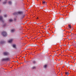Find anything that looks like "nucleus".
<instances>
[{
	"instance_id": "1",
	"label": "nucleus",
	"mask_w": 76,
	"mask_h": 76,
	"mask_svg": "<svg viewBox=\"0 0 76 76\" xmlns=\"http://www.w3.org/2000/svg\"><path fill=\"white\" fill-rule=\"evenodd\" d=\"M23 13V12L22 11H18V12H15L13 13V15H21V14Z\"/></svg>"
},
{
	"instance_id": "2",
	"label": "nucleus",
	"mask_w": 76,
	"mask_h": 76,
	"mask_svg": "<svg viewBox=\"0 0 76 76\" xmlns=\"http://www.w3.org/2000/svg\"><path fill=\"white\" fill-rule=\"evenodd\" d=\"M1 35L2 36V37H7V33L5 31H4L1 33Z\"/></svg>"
},
{
	"instance_id": "3",
	"label": "nucleus",
	"mask_w": 76,
	"mask_h": 76,
	"mask_svg": "<svg viewBox=\"0 0 76 76\" xmlns=\"http://www.w3.org/2000/svg\"><path fill=\"white\" fill-rule=\"evenodd\" d=\"M2 61H10V59L9 58H4L2 60Z\"/></svg>"
},
{
	"instance_id": "4",
	"label": "nucleus",
	"mask_w": 76,
	"mask_h": 76,
	"mask_svg": "<svg viewBox=\"0 0 76 76\" xmlns=\"http://www.w3.org/2000/svg\"><path fill=\"white\" fill-rule=\"evenodd\" d=\"M23 13L22 14H21V16L20 18L21 19H23V18H24L25 17V15L23 14Z\"/></svg>"
},
{
	"instance_id": "5",
	"label": "nucleus",
	"mask_w": 76,
	"mask_h": 76,
	"mask_svg": "<svg viewBox=\"0 0 76 76\" xmlns=\"http://www.w3.org/2000/svg\"><path fill=\"white\" fill-rule=\"evenodd\" d=\"M6 42L5 41H1L0 42V44H6Z\"/></svg>"
},
{
	"instance_id": "6",
	"label": "nucleus",
	"mask_w": 76,
	"mask_h": 76,
	"mask_svg": "<svg viewBox=\"0 0 76 76\" xmlns=\"http://www.w3.org/2000/svg\"><path fill=\"white\" fill-rule=\"evenodd\" d=\"M12 47L14 48H16V45L15 44L13 45Z\"/></svg>"
},
{
	"instance_id": "7",
	"label": "nucleus",
	"mask_w": 76,
	"mask_h": 76,
	"mask_svg": "<svg viewBox=\"0 0 76 76\" xmlns=\"http://www.w3.org/2000/svg\"><path fill=\"white\" fill-rule=\"evenodd\" d=\"M8 4H10V5H12V1H10L8 2Z\"/></svg>"
},
{
	"instance_id": "8",
	"label": "nucleus",
	"mask_w": 76,
	"mask_h": 76,
	"mask_svg": "<svg viewBox=\"0 0 76 76\" xmlns=\"http://www.w3.org/2000/svg\"><path fill=\"white\" fill-rule=\"evenodd\" d=\"M4 56H7V55H8V54L6 52H4Z\"/></svg>"
},
{
	"instance_id": "9",
	"label": "nucleus",
	"mask_w": 76,
	"mask_h": 76,
	"mask_svg": "<svg viewBox=\"0 0 76 76\" xmlns=\"http://www.w3.org/2000/svg\"><path fill=\"white\" fill-rule=\"evenodd\" d=\"M12 41H13V40L12 39H11L9 40L8 42H9V43H11V42H12Z\"/></svg>"
},
{
	"instance_id": "10",
	"label": "nucleus",
	"mask_w": 76,
	"mask_h": 76,
	"mask_svg": "<svg viewBox=\"0 0 76 76\" xmlns=\"http://www.w3.org/2000/svg\"><path fill=\"white\" fill-rule=\"evenodd\" d=\"M47 65H45L44 66V68L45 69H47Z\"/></svg>"
},
{
	"instance_id": "11",
	"label": "nucleus",
	"mask_w": 76,
	"mask_h": 76,
	"mask_svg": "<svg viewBox=\"0 0 76 76\" xmlns=\"http://www.w3.org/2000/svg\"><path fill=\"white\" fill-rule=\"evenodd\" d=\"M13 21V20L12 19H10L9 20V21L10 22H12Z\"/></svg>"
},
{
	"instance_id": "12",
	"label": "nucleus",
	"mask_w": 76,
	"mask_h": 76,
	"mask_svg": "<svg viewBox=\"0 0 76 76\" xmlns=\"http://www.w3.org/2000/svg\"><path fill=\"white\" fill-rule=\"evenodd\" d=\"M65 75H69V72H66L65 73Z\"/></svg>"
},
{
	"instance_id": "13",
	"label": "nucleus",
	"mask_w": 76,
	"mask_h": 76,
	"mask_svg": "<svg viewBox=\"0 0 76 76\" xmlns=\"http://www.w3.org/2000/svg\"><path fill=\"white\" fill-rule=\"evenodd\" d=\"M15 29H13L11 30V32H15Z\"/></svg>"
},
{
	"instance_id": "14",
	"label": "nucleus",
	"mask_w": 76,
	"mask_h": 76,
	"mask_svg": "<svg viewBox=\"0 0 76 76\" xmlns=\"http://www.w3.org/2000/svg\"><path fill=\"white\" fill-rule=\"evenodd\" d=\"M3 4H6L7 3V1H4L3 2Z\"/></svg>"
},
{
	"instance_id": "15",
	"label": "nucleus",
	"mask_w": 76,
	"mask_h": 76,
	"mask_svg": "<svg viewBox=\"0 0 76 76\" xmlns=\"http://www.w3.org/2000/svg\"><path fill=\"white\" fill-rule=\"evenodd\" d=\"M32 69H36V67L35 66H34L33 67H32Z\"/></svg>"
},
{
	"instance_id": "16",
	"label": "nucleus",
	"mask_w": 76,
	"mask_h": 76,
	"mask_svg": "<svg viewBox=\"0 0 76 76\" xmlns=\"http://www.w3.org/2000/svg\"><path fill=\"white\" fill-rule=\"evenodd\" d=\"M68 26H69V28H70V29H71L72 28V27L71 26V25H69Z\"/></svg>"
},
{
	"instance_id": "17",
	"label": "nucleus",
	"mask_w": 76,
	"mask_h": 76,
	"mask_svg": "<svg viewBox=\"0 0 76 76\" xmlns=\"http://www.w3.org/2000/svg\"><path fill=\"white\" fill-rule=\"evenodd\" d=\"M7 14H5L4 15V17L5 18H7Z\"/></svg>"
},
{
	"instance_id": "18",
	"label": "nucleus",
	"mask_w": 76,
	"mask_h": 76,
	"mask_svg": "<svg viewBox=\"0 0 76 76\" xmlns=\"http://www.w3.org/2000/svg\"><path fill=\"white\" fill-rule=\"evenodd\" d=\"M32 62L33 63H34V64H35V63H36V61H33Z\"/></svg>"
},
{
	"instance_id": "19",
	"label": "nucleus",
	"mask_w": 76,
	"mask_h": 76,
	"mask_svg": "<svg viewBox=\"0 0 76 76\" xmlns=\"http://www.w3.org/2000/svg\"><path fill=\"white\" fill-rule=\"evenodd\" d=\"M42 3H43V4H45L46 3L45 1H42Z\"/></svg>"
},
{
	"instance_id": "20",
	"label": "nucleus",
	"mask_w": 76,
	"mask_h": 76,
	"mask_svg": "<svg viewBox=\"0 0 76 76\" xmlns=\"http://www.w3.org/2000/svg\"><path fill=\"white\" fill-rule=\"evenodd\" d=\"M3 19V17L0 16V20H1Z\"/></svg>"
},
{
	"instance_id": "21",
	"label": "nucleus",
	"mask_w": 76,
	"mask_h": 76,
	"mask_svg": "<svg viewBox=\"0 0 76 76\" xmlns=\"http://www.w3.org/2000/svg\"><path fill=\"white\" fill-rule=\"evenodd\" d=\"M1 20V22H3V23H4V21L3 20V18Z\"/></svg>"
},
{
	"instance_id": "22",
	"label": "nucleus",
	"mask_w": 76,
	"mask_h": 76,
	"mask_svg": "<svg viewBox=\"0 0 76 76\" xmlns=\"http://www.w3.org/2000/svg\"><path fill=\"white\" fill-rule=\"evenodd\" d=\"M6 26V24H4L3 25V26L4 27H5V26Z\"/></svg>"
},
{
	"instance_id": "23",
	"label": "nucleus",
	"mask_w": 76,
	"mask_h": 76,
	"mask_svg": "<svg viewBox=\"0 0 76 76\" xmlns=\"http://www.w3.org/2000/svg\"><path fill=\"white\" fill-rule=\"evenodd\" d=\"M14 21H15V22H16V19L14 18Z\"/></svg>"
},
{
	"instance_id": "24",
	"label": "nucleus",
	"mask_w": 76,
	"mask_h": 76,
	"mask_svg": "<svg viewBox=\"0 0 76 76\" xmlns=\"http://www.w3.org/2000/svg\"><path fill=\"white\" fill-rule=\"evenodd\" d=\"M1 10H0V13H1Z\"/></svg>"
},
{
	"instance_id": "25",
	"label": "nucleus",
	"mask_w": 76,
	"mask_h": 76,
	"mask_svg": "<svg viewBox=\"0 0 76 76\" xmlns=\"http://www.w3.org/2000/svg\"><path fill=\"white\" fill-rule=\"evenodd\" d=\"M37 19H38V18L37 17Z\"/></svg>"
},
{
	"instance_id": "26",
	"label": "nucleus",
	"mask_w": 76,
	"mask_h": 76,
	"mask_svg": "<svg viewBox=\"0 0 76 76\" xmlns=\"http://www.w3.org/2000/svg\"><path fill=\"white\" fill-rule=\"evenodd\" d=\"M15 62H17V63H18V61H16Z\"/></svg>"
},
{
	"instance_id": "27",
	"label": "nucleus",
	"mask_w": 76,
	"mask_h": 76,
	"mask_svg": "<svg viewBox=\"0 0 76 76\" xmlns=\"http://www.w3.org/2000/svg\"><path fill=\"white\" fill-rule=\"evenodd\" d=\"M72 59H73V58H72Z\"/></svg>"
},
{
	"instance_id": "28",
	"label": "nucleus",
	"mask_w": 76,
	"mask_h": 76,
	"mask_svg": "<svg viewBox=\"0 0 76 76\" xmlns=\"http://www.w3.org/2000/svg\"><path fill=\"white\" fill-rule=\"evenodd\" d=\"M72 28L73 29V27H72Z\"/></svg>"
},
{
	"instance_id": "29",
	"label": "nucleus",
	"mask_w": 76,
	"mask_h": 76,
	"mask_svg": "<svg viewBox=\"0 0 76 76\" xmlns=\"http://www.w3.org/2000/svg\"><path fill=\"white\" fill-rule=\"evenodd\" d=\"M21 0V1H23V0Z\"/></svg>"
},
{
	"instance_id": "30",
	"label": "nucleus",
	"mask_w": 76,
	"mask_h": 76,
	"mask_svg": "<svg viewBox=\"0 0 76 76\" xmlns=\"http://www.w3.org/2000/svg\"><path fill=\"white\" fill-rule=\"evenodd\" d=\"M1 1V0H0V1Z\"/></svg>"
},
{
	"instance_id": "31",
	"label": "nucleus",
	"mask_w": 76,
	"mask_h": 76,
	"mask_svg": "<svg viewBox=\"0 0 76 76\" xmlns=\"http://www.w3.org/2000/svg\"><path fill=\"white\" fill-rule=\"evenodd\" d=\"M22 63H21L20 64H22Z\"/></svg>"
},
{
	"instance_id": "32",
	"label": "nucleus",
	"mask_w": 76,
	"mask_h": 76,
	"mask_svg": "<svg viewBox=\"0 0 76 76\" xmlns=\"http://www.w3.org/2000/svg\"><path fill=\"white\" fill-rule=\"evenodd\" d=\"M14 62H15V61H13Z\"/></svg>"
},
{
	"instance_id": "33",
	"label": "nucleus",
	"mask_w": 76,
	"mask_h": 76,
	"mask_svg": "<svg viewBox=\"0 0 76 76\" xmlns=\"http://www.w3.org/2000/svg\"><path fill=\"white\" fill-rule=\"evenodd\" d=\"M6 1L7 0H6Z\"/></svg>"
}]
</instances>
